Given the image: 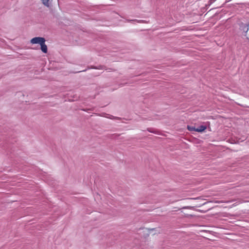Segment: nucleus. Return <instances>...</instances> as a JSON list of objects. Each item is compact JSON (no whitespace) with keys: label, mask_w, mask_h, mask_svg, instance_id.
Returning a JSON list of instances; mask_svg holds the SVG:
<instances>
[{"label":"nucleus","mask_w":249,"mask_h":249,"mask_svg":"<svg viewBox=\"0 0 249 249\" xmlns=\"http://www.w3.org/2000/svg\"><path fill=\"white\" fill-rule=\"evenodd\" d=\"M30 42L32 44H39L41 45L43 42H45V39L41 37H35L33 38Z\"/></svg>","instance_id":"f257e3e1"},{"label":"nucleus","mask_w":249,"mask_h":249,"mask_svg":"<svg viewBox=\"0 0 249 249\" xmlns=\"http://www.w3.org/2000/svg\"><path fill=\"white\" fill-rule=\"evenodd\" d=\"M45 42H43L40 46H41V50L44 53H47V46L45 43Z\"/></svg>","instance_id":"f03ea898"},{"label":"nucleus","mask_w":249,"mask_h":249,"mask_svg":"<svg viewBox=\"0 0 249 249\" xmlns=\"http://www.w3.org/2000/svg\"><path fill=\"white\" fill-rule=\"evenodd\" d=\"M207 128L206 126L201 125L199 126L198 128H196V131L198 132H202Z\"/></svg>","instance_id":"7ed1b4c3"},{"label":"nucleus","mask_w":249,"mask_h":249,"mask_svg":"<svg viewBox=\"0 0 249 249\" xmlns=\"http://www.w3.org/2000/svg\"><path fill=\"white\" fill-rule=\"evenodd\" d=\"M41 1L44 5H45L47 7L49 6V0H41Z\"/></svg>","instance_id":"20e7f679"},{"label":"nucleus","mask_w":249,"mask_h":249,"mask_svg":"<svg viewBox=\"0 0 249 249\" xmlns=\"http://www.w3.org/2000/svg\"><path fill=\"white\" fill-rule=\"evenodd\" d=\"M187 128L190 131H196V128H195V127H194L193 126L188 125Z\"/></svg>","instance_id":"39448f33"},{"label":"nucleus","mask_w":249,"mask_h":249,"mask_svg":"<svg viewBox=\"0 0 249 249\" xmlns=\"http://www.w3.org/2000/svg\"><path fill=\"white\" fill-rule=\"evenodd\" d=\"M105 117H107V118H108L110 119H114L115 118H116V117H114V116H112V115H110L109 117H108V116H104Z\"/></svg>","instance_id":"423d86ee"},{"label":"nucleus","mask_w":249,"mask_h":249,"mask_svg":"<svg viewBox=\"0 0 249 249\" xmlns=\"http://www.w3.org/2000/svg\"><path fill=\"white\" fill-rule=\"evenodd\" d=\"M194 207H192V206H186V207H184L183 208V209H192Z\"/></svg>","instance_id":"0eeeda50"},{"label":"nucleus","mask_w":249,"mask_h":249,"mask_svg":"<svg viewBox=\"0 0 249 249\" xmlns=\"http://www.w3.org/2000/svg\"><path fill=\"white\" fill-rule=\"evenodd\" d=\"M94 69H103V66H99L98 68H96V67H94Z\"/></svg>","instance_id":"6e6552de"},{"label":"nucleus","mask_w":249,"mask_h":249,"mask_svg":"<svg viewBox=\"0 0 249 249\" xmlns=\"http://www.w3.org/2000/svg\"><path fill=\"white\" fill-rule=\"evenodd\" d=\"M216 0H210V2L211 3H212L214 1H215Z\"/></svg>","instance_id":"1a4fd4ad"},{"label":"nucleus","mask_w":249,"mask_h":249,"mask_svg":"<svg viewBox=\"0 0 249 249\" xmlns=\"http://www.w3.org/2000/svg\"><path fill=\"white\" fill-rule=\"evenodd\" d=\"M86 71V70H83V71H78L77 72H82V71Z\"/></svg>","instance_id":"9d476101"},{"label":"nucleus","mask_w":249,"mask_h":249,"mask_svg":"<svg viewBox=\"0 0 249 249\" xmlns=\"http://www.w3.org/2000/svg\"><path fill=\"white\" fill-rule=\"evenodd\" d=\"M192 199H194L195 198H193ZM196 199H197V198H196Z\"/></svg>","instance_id":"9b49d317"}]
</instances>
